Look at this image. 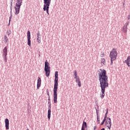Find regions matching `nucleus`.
<instances>
[{
	"mask_svg": "<svg viewBox=\"0 0 130 130\" xmlns=\"http://www.w3.org/2000/svg\"><path fill=\"white\" fill-rule=\"evenodd\" d=\"M14 9L15 10V15H19L20 13V9H21V7H14Z\"/></svg>",
	"mask_w": 130,
	"mask_h": 130,
	"instance_id": "4468645a",
	"label": "nucleus"
},
{
	"mask_svg": "<svg viewBox=\"0 0 130 130\" xmlns=\"http://www.w3.org/2000/svg\"><path fill=\"white\" fill-rule=\"evenodd\" d=\"M48 102H51V101H50V96H49H49H48Z\"/></svg>",
	"mask_w": 130,
	"mask_h": 130,
	"instance_id": "c9c22d12",
	"label": "nucleus"
},
{
	"mask_svg": "<svg viewBox=\"0 0 130 130\" xmlns=\"http://www.w3.org/2000/svg\"><path fill=\"white\" fill-rule=\"evenodd\" d=\"M113 60H112L111 59V63H110L111 65H112V64L113 63Z\"/></svg>",
	"mask_w": 130,
	"mask_h": 130,
	"instance_id": "72a5a7b5",
	"label": "nucleus"
},
{
	"mask_svg": "<svg viewBox=\"0 0 130 130\" xmlns=\"http://www.w3.org/2000/svg\"><path fill=\"white\" fill-rule=\"evenodd\" d=\"M93 129L94 130L96 129V126H94Z\"/></svg>",
	"mask_w": 130,
	"mask_h": 130,
	"instance_id": "a18cd8bd",
	"label": "nucleus"
},
{
	"mask_svg": "<svg viewBox=\"0 0 130 130\" xmlns=\"http://www.w3.org/2000/svg\"><path fill=\"white\" fill-rule=\"evenodd\" d=\"M44 71L46 77H49L50 75V67L49 66V63L47 61V60H46L45 62Z\"/></svg>",
	"mask_w": 130,
	"mask_h": 130,
	"instance_id": "7ed1b4c3",
	"label": "nucleus"
},
{
	"mask_svg": "<svg viewBox=\"0 0 130 130\" xmlns=\"http://www.w3.org/2000/svg\"><path fill=\"white\" fill-rule=\"evenodd\" d=\"M12 11H13V8H10V13L11 12L13 13Z\"/></svg>",
	"mask_w": 130,
	"mask_h": 130,
	"instance_id": "79ce46f5",
	"label": "nucleus"
},
{
	"mask_svg": "<svg viewBox=\"0 0 130 130\" xmlns=\"http://www.w3.org/2000/svg\"><path fill=\"white\" fill-rule=\"evenodd\" d=\"M106 119H107V118H105V117H104V118L103 120L105 122L106 121Z\"/></svg>",
	"mask_w": 130,
	"mask_h": 130,
	"instance_id": "4c0bfd02",
	"label": "nucleus"
},
{
	"mask_svg": "<svg viewBox=\"0 0 130 130\" xmlns=\"http://www.w3.org/2000/svg\"><path fill=\"white\" fill-rule=\"evenodd\" d=\"M101 130H105V128H102Z\"/></svg>",
	"mask_w": 130,
	"mask_h": 130,
	"instance_id": "49530a36",
	"label": "nucleus"
},
{
	"mask_svg": "<svg viewBox=\"0 0 130 130\" xmlns=\"http://www.w3.org/2000/svg\"><path fill=\"white\" fill-rule=\"evenodd\" d=\"M105 125H108L109 124V123L108 122V121L107 122V121H106L105 122Z\"/></svg>",
	"mask_w": 130,
	"mask_h": 130,
	"instance_id": "c85d7f7f",
	"label": "nucleus"
},
{
	"mask_svg": "<svg viewBox=\"0 0 130 130\" xmlns=\"http://www.w3.org/2000/svg\"><path fill=\"white\" fill-rule=\"evenodd\" d=\"M51 116V105H48V119L50 120V117Z\"/></svg>",
	"mask_w": 130,
	"mask_h": 130,
	"instance_id": "0eeeda50",
	"label": "nucleus"
},
{
	"mask_svg": "<svg viewBox=\"0 0 130 130\" xmlns=\"http://www.w3.org/2000/svg\"><path fill=\"white\" fill-rule=\"evenodd\" d=\"M77 84H78V86L81 87V81H79V82H77Z\"/></svg>",
	"mask_w": 130,
	"mask_h": 130,
	"instance_id": "a878e982",
	"label": "nucleus"
},
{
	"mask_svg": "<svg viewBox=\"0 0 130 130\" xmlns=\"http://www.w3.org/2000/svg\"><path fill=\"white\" fill-rule=\"evenodd\" d=\"M117 57V51L115 48H113V50L110 53V57L112 60H115Z\"/></svg>",
	"mask_w": 130,
	"mask_h": 130,
	"instance_id": "20e7f679",
	"label": "nucleus"
},
{
	"mask_svg": "<svg viewBox=\"0 0 130 130\" xmlns=\"http://www.w3.org/2000/svg\"><path fill=\"white\" fill-rule=\"evenodd\" d=\"M37 39V42L39 44L41 43V39Z\"/></svg>",
	"mask_w": 130,
	"mask_h": 130,
	"instance_id": "393cba45",
	"label": "nucleus"
},
{
	"mask_svg": "<svg viewBox=\"0 0 130 130\" xmlns=\"http://www.w3.org/2000/svg\"><path fill=\"white\" fill-rule=\"evenodd\" d=\"M129 23V22H126L125 24V26H127V25H128Z\"/></svg>",
	"mask_w": 130,
	"mask_h": 130,
	"instance_id": "f704fd0d",
	"label": "nucleus"
},
{
	"mask_svg": "<svg viewBox=\"0 0 130 130\" xmlns=\"http://www.w3.org/2000/svg\"><path fill=\"white\" fill-rule=\"evenodd\" d=\"M27 45L28 46H31V32L30 30H28L27 32Z\"/></svg>",
	"mask_w": 130,
	"mask_h": 130,
	"instance_id": "423d86ee",
	"label": "nucleus"
},
{
	"mask_svg": "<svg viewBox=\"0 0 130 130\" xmlns=\"http://www.w3.org/2000/svg\"><path fill=\"white\" fill-rule=\"evenodd\" d=\"M82 126H84V127H85V128H87V122L83 121V124H82Z\"/></svg>",
	"mask_w": 130,
	"mask_h": 130,
	"instance_id": "aec40b11",
	"label": "nucleus"
},
{
	"mask_svg": "<svg viewBox=\"0 0 130 130\" xmlns=\"http://www.w3.org/2000/svg\"><path fill=\"white\" fill-rule=\"evenodd\" d=\"M98 123H100V116L98 114V111L96 109Z\"/></svg>",
	"mask_w": 130,
	"mask_h": 130,
	"instance_id": "2eb2a0df",
	"label": "nucleus"
},
{
	"mask_svg": "<svg viewBox=\"0 0 130 130\" xmlns=\"http://www.w3.org/2000/svg\"><path fill=\"white\" fill-rule=\"evenodd\" d=\"M44 2H48L51 3V0H44Z\"/></svg>",
	"mask_w": 130,
	"mask_h": 130,
	"instance_id": "2f4dec72",
	"label": "nucleus"
},
{
	"mask_svg": "<svg viewBox=\"0 0 130 130\" xmlns=\"http://www.w3.org/2000/svg\"><path fill=\"white\" fill-rule=\"evenodd\" d=\"M5 127L6 128V129H10V121L9 120V119L8 118H6L5 119Z\"/></svg>",
	"mask_w": 130,
	"mask_h": 130,
	"instance_id": "6e6552de",
	"label": "nucleus"
},
{
	"mask_svg": "<svg viewBox=\"0 0 130 130\" xmlns=\"http://www.w3.org/2000/svg\"><path fill=\"white\" fill-rule=\"evenodd\" d=\"M79 81H80V78L78 77V79H76L75 80V82H76V83H78Z\"/></svg>",
	"mask_w": 130,
	"mask_h": 130,
	"instance_id": "cd10ccee",
	"label": "nucleus"
},
{
	"mask_svg": "<svg viewBox=\"0 0 130 130\" xmlns=\"http://www.w3.org/2000/svg\"><path fill=\"white\" fill-rule=\"evenodd\" d=\"M7 55H3V56H4V62H7Z\"/></svg>",
	"mask_w": 130,
	"mask_h": 130,
	"instance_id": "5701e85b",
	"label": "nucleus"
},
{
	"mask_svg": "<svg viewBox=\"0 0 130 130\" xmlns=\"http://www.w3.org/2000/svg\"><path fill=\"white\" fill-rule=\"evenodd\" d=\"M26 130H29V128H27V129Z\"/></svg>",
	"mask_w": 130,
	"mask_h": 130,
	"instance_id": "3c124183",
	"label": "nucleus"
},
{
	"mask_svg": "<svg viewBox=\"0 0 130 130\" xmlns=\"http://www.w3.org/2000/svg\"><path fill=\"white\" fill-rule=\"evenodd\" d=\"M123 62L126 63L127 67L130 68V55L127 57V59L125 60Z\"/></svg>",
	"mask_w": 130,
	"mask_h": 130,
	"instance_id": "1a4fd4ad",
	"label": "nucleus"
},
{
	"mask_svg": "<svg viewBox=\"0 0 130 130\" xmlns=\"http://www.w3.org/2000/svg\"><path fill=\"white\" fill-rule=\"evenodd\" d=\"M40 87H41V78L39 77L37 81V89H39Z\"/></svg>",
	"mask_w": 130,
	"mask_h": 130,
	"instance_id": "f8f14e48",
	"label": "nucleus"
},
{
	"mask_svg": "<svg viewBox=\"0 0 130 130\" xmlns=\"http://www.w3.org/2000/svg\"><path fill=\"white\" fill-rule=\"evenodd\" d=\"M74 73V76H75V77H78V73H77V71L75 70Z\"/></svg>",
	"mask_w": 130,
	"mask_h": 130,
	"instance_id": "b1692460",
	"label": "nucleus"
},
{
	"mask_svg": "<svg viewBox=\"0 0 130 130\" xmlns=\"http://www.w3.org/2000/svg\"><path fill=\"white\" fill-rule=\"evenodd\" d=\"M57 89H58V72L55 71L53 88V101L55 104L57 103Z\"/></svg>",
	"mask_w": 130,
	"mask_h": 130,
	"instance_id": "f03ea898",
	"label": "nucleus"
},
{
	"mask_svg": "<svg viewBox=\"0 0 130 130\" xmlns=\"http://www.w3.org/2000/svg\"><path fill=\"white\" fill-rule=\"evenodd\" d=\"M130 19V14L127 16V20Z\"/></svg>",
	"mask_w": 130,
	"mask_h": 130,
	"instance_id": "58836bf2",
	"label": "nucleus"
},
{
	"mask_svg": "<svg viewBox=\"0 0 130 130\" xmlns=\"http://www.w3.org/2000/svg\"><path fill=\"white\" fill-rule=\"evenodd\" d=\"M51 2H48L47 1H44V7L43 11L45 12L46 11V13L48 15H49V6H50V4Z\"/></svg>",
	"mask_w": 130,
	"mask_h": 130,
	"instance_id": "39448f33",
	"label": "nucleus"
},
{
	"mask_svg": "<svg viewBox=\"0 0 130 130\" xmlns=\"http://www.w3.org/2000/svg\"><path fill=\"white\" fill-rule=\"evenodd\" d=\"M8 41H9V39H8V37H7V36L5 35L4 36V42L7 43V42H8Z\"/></svg>",
	"mask_w": 130,
	"mask_h": 130,
	"instance_id": "6ab92c4d",
	"label": "nucleus"
},
{
	"mask_svg": "<svg viewBox=\"0 0 130 130\" xmlns=\"http://www.w3.org/2000/svg\"><path fill=\"white\" fill-rule=\"evenodd\" d=\"M10 23H11V22H10V20L9 21V24L8 25H10Z\"/></svg>",
	"mask_w": 130,
	"mask_h": 130,
	"instance_id": "09e8293b",
	"label": "nucleus"
},
{
	"mask_svg": "<svg viewBox=\"0 0 130 130\" xmlns=\"http://www.w3.org/2000/svg\"><path fill=\"white\" fill-rule=\"evenodd\" d=\"M85 127L82 126L81 130H85Z\"/></svg>",
	"mask_w": 130,
	"mask_h": 130,
	"instance_id": "e433bc0d",
	"label": "nucleus"
},
{
	"mask_svg": "<svg viewBox=\"0 0 130 130\" xmlns=\"http://www.w3.org/2000/svg\"><path fill=\"white\" fill-rule=\"evenodd\" d=\"M12 18H13V12H10V16L9 17V22H11V20H12Z\"/></svg>",
	"mask_w": 130,
	"mask_h": 130,
	"instance_id": "412c9836",
	"label": "nucleus"
},
{
	"mask_svg": "<svg viewBox=\"0 0 130 130\" xmlns=\"http://www.w3.org/2000/svg\"><path fill=\"white\" fill-rule=\"evenodd\" d=\"M3 55H8V47L6 46L3 50Z\"/></svg>",
	"mask_w": 130,
	"mask_h": 130,
	"instance_id": "ddd939ff",
	"label": "nucleus"
},
{
	"mask_svg": "<svg viewBox=\"0 0 130 130\" xmlns=\"http://www.w3.org/2000/svg\"><path fill=\"white\" fill-rule=\"evenodd\" d=\"M101 63H103L104 66H105V62H106L105 58H102L101 59Z\"/></svg>",
	"mask_w": 130,
	"mask_h": 130,
	"instance_id": "a211bd4d",
	"label": "nucleus"
},
{
	"mask_svg": "<svg viewBox=\"0 0 130 130\" xmlns=\"http://www.w3.org/2000/svg\"><path fill=\"white\" fill-rule=\"evenodd\" d=\"M124 5H125V4L123 3V6H124Z\"/></svg>",
	"mask_w": 130,
	"mask_h": 130,
	"instance_id": "8fccbe9b",
	"label": "nucleus"
},
{
	"mask_svg": "<svg viewBox=\"0 0 130 130\" xmlns=\"http://www.w3.org/2000/svg\"><path fill=\"white\" fill-rule=\"evenodd\" d=\"M101 72L99 73V81L100 82V86L101 89L102 93L100 94L101 99L104 98L105 96V89L109 87V83H108V76L106 70L104 69H100Z\"/></svg>",
	"mask_w": 130,
	"mask_h": 130,
	"instance_id": "f257e3e1",
	"label": "nucleus"
},
{
	"mask_svg": "<svg viewBox=\"0 0 130 130\" xmlns=\"http://www.w3.org/2000/svg\"><path fill=\"white\" fill-rule=\"evenodd\" d=\"M37 39H41V36L40 35V32L39 31H38Z\"/></svg>",
	"mask_w": 130,
	"mask_h": 130,
	"instance_id": "f3484780",
	"label": "nucleus"
},
{
	"mask_svg": "<svg viewBox=\"0 0 130 130\" xmlns=\"http://www.w3.org/2000/svg\"><path fill=\"white\" fill-rule=\"evenodd\" d=\"M47 94L48 97H49V96H50V95L49 94V92L48 91V90H47Z\"/></svg>",
	"mask_w": 130,
	"mask_h": 130,
	"instance_id": "7c9ffc66",
	"label": "nucleus"
},
{
	"mask_svg": "<svg viewBox=\"0 0 130 130\" xmlns=\"http://www.w3.org/2000/svg\"><path fill=\"white\" fill-rule=\"evenodd\" d=\"M104 122H105V121H103V120L102 122L101 123V125H103L104 124Z\"/></svg>",
	"mask_w": 130,
	"mask_h": 130,
	"instance_id": "c756f323",
	"label": "nucleus"
},
{
	"mask_svg": "<svg viewBox=\"0 0 130 130\" xmlns=\"http://www.w3.org/2000/svg\"><path fill=\"white\" fill-rule=\"evenodd\" d=\"M105 118H108V117H107V115H106V114L105 115Z\"/></svg>",
	"mask_w": 130,
	"mask_h": 130,
	"instance_id": "c03bdc74",
	"label": "nucleus"
},
{
	"mask_svg": "<svg viewBox=\"0 0 130 130\" xmlns=\"http://www.w3.org/2000/svg\"><path fill=\"white\" fill-rule=\"evenodd\" d=\"M10 9H13V3H10Z\"/></svg>",
	"mask_w": 130,
	"mask_h": 130,
	"instance_id": "bb28decb",
	"label": "nucleus"
},
{
	"mask_svg": "<svg viewBox=\"0 0 130 130\" xmlns=\"http://www.w3.org/2000/svg\"><path fill=\"white\" fill-rule=\"evenodd\" d=\"M78 78H79V77H74V79H75L76 80L78 79Z\"/></svg>",
	"mask_w": 130,
	"mask_h": 130,
	"instance_id": "37998d69",
	"label": "nucleus"
},
{
	"mask_svg": "<svg viewBox=\"0 0 130 130\" xmlns=\"http://www.w3.org/2000/svg\"><path fill=\"white\" fill-rule=\"evenodd\" d=\"M13 0H11V3H12V4H13Z\"/></svg>",
	"mask_w": 130,
	"mask_h": 130,
	"instance_id": "de8ad7c7",
	"label": "nucleus"
},
{
	"mask_svg": "<svg viewBox=\"0 0 130 130\" xmlns=\"http://www.w3.org/2000/svg\"><path fill=\"white\" fill-rule=\"evenodd\" d=\"M105 114L107 115V114H108V108L107 109L106 112Z\"/></svg>",
	"mask_w": 130,
	"mask_h": 130,
	"instance_id": "473e14b6",
	"label": "nucleus"
},
{
	"mask_svg": "<svg viewBox=\"0 0 130 130\" xmlns=\"http://www.w3.org/2000/svg\"><path fill=\"white\" fill-rule=\"evenodd\" d=\"M17 3H16L15 7L17 8H21V6H22V0H17Z\"/></svg>",
	"mask_w": 130,
	"mask_h": 130,
	"instance_id": "9d476101",
	"label": "nucleus"
},
{
	"mask_svg": "<svg viewBox=\"0 0 130 130\" xmlns=\"http://www.w3.org/2000/svg\"><path fill=\"white\" fill-rule=\"evenodd\" d=\"M7 34L8 36H10V35L12 34V31H11V29L7 31Z\"/></svg>",
	"mask_w": 130,
	"mask_h": 130,
	"instance_id": "4be33fe9",
	"label": "nucleus"
},
{
	"mask_svg": "<svg viewBox=\"0 0 130 130\" xmlns=\"http://www.w3.org/2000/svg\"><path fill=\"white\" fill-rule=\"evenodd\" d=\"M101 57H104V54H102L101 55Z\"/></svg>",
	"mask_w": 130,
	"mask_h": 130,
	"instance_id": "a19ab883",
	"label": "nucleus"
},
{
	"mask_svg": "<svg viewBox=\"0 0 130 130\" xmlns=\"http://www.w3.org/2000/svg\"><path fill=\"white\" fill-rule=\"evenodd\" d=\"M49 105H51V102H48Z\"/></svg>",
	"mask_w": 130,
	"mask_h": 130,
	"instance_id": "ea45409f",
	"label": "nucleus"
},
{
	"mask_svg": "<svg viewBox=\"0 0 130 130\" xmlns=\"http://www.w3.org/2000/svg\"><path fill=\"white\" fill-rule=\"evenodd\" d=\"M123 30V32L124 33H126L127 32V25H124L123 28H122Z\"/></svg>",
	"mask_w": 130,
	"mask_h": 130,
	"instance_id": "dca6fc26",
	"label": "nucleus"
},
{
	"mask_svg": "<svg viewBox=\"0 0 130 130\" xmlns=\"http://www.w3.org/2000/svg\"><path fill=\"white\" fill-rule=\"evenodd\" d=\"M107 119H108V123H109V124L108 125H107V127L109 129H111V125H112V124L111 123V118H109V117H108L107 118Z\"/></svg>",
	"mask_w": 130,
	"mask_h": 130,
	"instance_id": "9b49d317",
	"label": "nucleus"
}]
</instances>
